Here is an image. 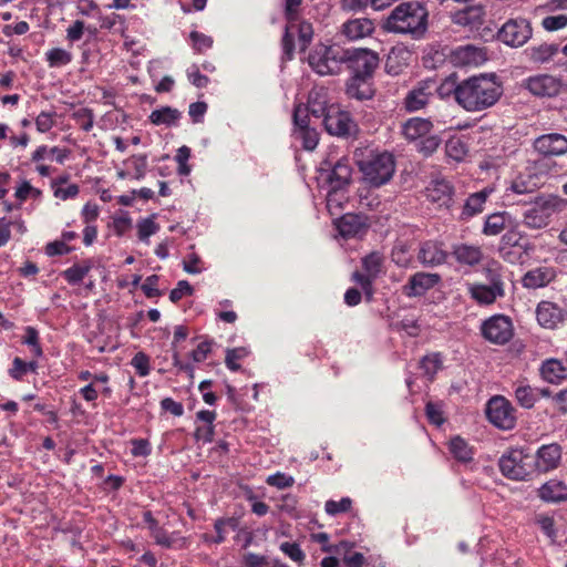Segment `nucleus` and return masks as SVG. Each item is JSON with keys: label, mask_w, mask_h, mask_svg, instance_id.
I'll return each mask as SVG.
<instances>
[{"label": "nucleus", "mask_w": 567, "mask_h": 567, "mask_svg": "<svg viewBox=\"0 0 567 567\" xmlns=\"http://www.w3.org/2000/svg\"><path fill=\"white\" fill-rule=\"evenodd\" d=\"M309 115L310 114L308 113V107H306V105H297L293 111L295 130H305L306 127H310Z\"/></svg>", "instance_id": "62"}, {"label": "nucleus", "mask_w": 567, "mask_h": 567, "mask_svg": "<svg viewBox=\"0 0 567 567\" xmlns=\"http://www.w3.org/2000/svg\"><path fill=\"white\" fill-rule=\"evenodd\" d=\"M483 337L492 343L505 344L514 334L512 320L504 315H495L482 324Z\"/></svg>", "instance_id": "7"}, {"label": "nucleus", "mask_w": 567, "mask_h": 567, "mask_svg": "<svg viewBox=\"0 0 567 567\" xmlns=\"http://www.w3.org/2000/svg\"><path fill=\"white\" fill-rule=\"evenodd\" d=\"M440 280L436 274L417 272L410 279V292L408 295L420 296L427 289L434 287Z\"/></svg>", "instance_id": "30"}, {"label": "nucleus", "mask_w": 567, "mask_h": 567, "mask_svg": "<svg viewBox=\"0 0 567 567\" xmlns=\"http://www.w3.org/2000/svg\"><path fill=\"white\" fill-rule=\"evenodd\" d=\"M327 132L336 136H349L355 132L357 125L348 112L329 106L323 117Z\"/></svg>", "instance_id": "10"}, {"label": "nucleus", "mask_w": 567, "mask_h": 567, "mask_svg": "<svg viewBox=\"0 0 567 567\" xmlns=\"http://www.w3.org/2000/svg\"><path fill=\"white\" fill-rule=\"evenodd\" d=\"M535 205L546 213L547 218L549 219L550 216L555 213H558L563 210L564 208V200L556 196H549L546 198H539Z\"/></svg>", "instance_id": "50"}, {"label": "nucleus", "mask_w": 567, "mask_h": 567, "mask_svg": "<svg viewBox=\"0 0 567 567\" xmlns=\"http://www.w3.org/2000/svg\"><path fill=\"white\" fill-rule=\"evenodd\" d=\"M486 415L491 423L503 430L513 429L516 422L514 408L503 396H494L487 402Z\"/></svg>", "instance_id": "8"}, {"label": "nucleus", "mask_w": 567, "mask_h": 567, "mask_svg": "<svg viewBox=\"0 0 567 567\" xmlns=\"http://www.w3.org/2000/svg\"><path fill=\"white\" fill-rule=\"evenodd\" d=\"M451 454L460 462H470L473 458V449L460 436L451 439L449 444Z\"/></svg>", "instance_id": "40"}, {"label": "nucleus", "mask_w": 567, "mask_h": 567, "mask_svg": "<svg viewBox=\"0 0 567 567\" xmlns=\"http://www.w3.org/2000/svg\"><path fill=\"white\" fill-rule=\"evenodd\" d=\"M365 274L353 272L352 279L358 282L370 299L372 296V280L382 272L383 257L379 252H371L362 260Z\"/></svg>", "instance_id": "11"}, {"label": "nucleus", "mask_w": 567, "mask_h": 567, "mask_svg": "<svg viewBox=\"0 0 567 567\" xmlns=\"http://www.w3.org/2000/svg\"><path fill=\"white\" fill-rule=\"evenodd\" d=\"M533 466L534 456L519 449L511 450L499 458L502 474L514 481L526 480L530 475Z\"/></svg>", "instance_id": "5"}, {"label": "nucleus", "mask_w": 567, "mask_h": 567, "mask_svg": "<svg viewBox=\"0 0 567 567\" xmlns=\"http://www.w3.org/2000/svg\"><path fill=\"white\" fill-rule=\"evenodd\" d=\"M267 484L279 489L291 487L295 483V478L281 472H277L269 475L266 480Z\"/></svg>", "instance_id": "63"}, {"label": "nucleus", "mask_w": 567, "mask_h": 567, "mask_svg": "<svg viewBox=\"0 0 567 567\" xmlns=\"http://www.w3.org/2000/svg\"><path fill=\"white\" fill-rule=\"evenodd\" d=\"M532 37V27L526 19H511L501 28L499 40L513 48L524 45Z\"/></svg>", "instance_id": "9"}, {"label": "nucleus", "mask_w": 567, "mask_h": 567, "mask_svg": "<svg viewBox=\"0 0 567 567\" xmlns=\"http://www.w3.org/2000/svg\"><path fill=\"white\" fill-rule=\"evenodd\" d=\"M560 457L561 452L557 444L543 445L534 457V465L540 472H548L557 467Z\"/></svg>", "instance_id": "19"}, {"label": "nucleus", "mask_w": 567, "mask_h": 567, "mask_svg": "<svg viewBox=\"0 0 567 567\" xmlns=\"http://www.w3.org/2000/svg\"><path fill=\"white\" fill-rule=\"evenodd\" d=\"M181 112L177 109L165 106L154 110L150 115V121L155 125L172 126L177 124L181 118Z\"/></svg>", "instance_id": "34"}, {"label": "nucleus", "mask_w": 567, "mask_h": 567, "mask_svg": "<svg viewBox=\"0 0 567 567\" xmlns=\"http://www.w3.org/2000/svg\"><path fill=\"white\" fill-rule=\"evenodd\" d=\"M124 164L132 168L135 179L144 178L147 169V156L145 154L133 155Z\"/></svg>", "instance_id": "51"}, {"label": "nucleus", "mask_w": 567, "mask_h": 567, "mask_svg": "<svg viewBox=\"0 0 567 567\" xmlns=\"http://www.w3.org/2000/svg\"><path fill=\"white\" fill-rule=\"evenodd\" d=\"M344 63L354 78L365 80L379 65V55L369 49H344Z\"/></svg>", "instance_id": "6"}, {"label": "nucleus", "mask_w": 567, "mask_h": 567, "mask_svg": "<svg viewBox=\"0 0 567 567\" xmlns=\"http://www.w3.org/2000/svg\"><path fill=\"white\" fill-rule=\"evenodd\" d=\"M427 11L417 1L398 4L383 22V29L399 34L419 35L426 30Z\"/></svg>", "instance_id": "2"}, {"label": "nucleus", "mask_w": 567, "mask_h": 567, "mask_svg": "<svg viewBox=\"0 0 567 567\" xmlns=\"http://www.w3.org/2000/svg\"><path fill=\"white\" fill-rule=\"evenodd\" d=\"M300 2H301V0H286V18L288 21L287 27H286V32L284 35V43H285L286 48H288V45L290 43L289 37L295 28L293 21H296L298 18L297 10H298Z\"/></svg>", "instance_id": "49"}, {"label": "nucleus", "mask_w": 567, "mask_h": 567, "mask_svg": "<svg viewBox=\"0 0 567 567\" xmlns=\"http://www.w3.org/2000/svg\"><path fill=\"white\" fill-rule=\"evenodd\" d=\"M75 123L85 132L93 127L94 116L90 109L81 107L73 113Z\"/></svg>", "instance_id": "57"}, {"label": "nucleus", "mask_w": 567, "mask_h": 567, "mask_svg": "<svg viewBox=\"0 0 567 567\" xmlns=\"http://www.w3.org/2000/svg\"><path fill=\"white\" fill-rule=\"evenodd\" d=\"M66 158V151L58 147H38V161L39 159H52L59 164H62Z\"/></svg>", "instance_id": "56"}, {"label": "nucleus", "mask_w": 567, "mask_h": 567, "mask_svg": "<svg viewBox=\"0 0 567 567\" xmlns=\"http://www.w3.org/2000/svg\"><path fill=\"white\" fill-rule=\"evenodd\" d=\"M542 377L545 381L557 384L563 381L567 373L563 363L556 359L546 360L540 368Z\"/></svg>", "instance_id": "31"}, {"label": "nucleus", "mask_w": 567, "mask_h": 567, "mask_svg": "<svg viewBox=\"0 0 567 567\" xmlns=\"http://www.w3.org/2000/svg\"><path fill=\"white\" fill-rule=\"evenodd\" d=\"M515 219L508 212H497L486 216L482 233L487 237H494L502 234L512 226Z\"/></svg>", "instance_id": "20"}, {"label": "nucleus", "mask_w": 567, "mask_h": 567, "mask_svg": "<svg viewBox=\"0 0 567 567\" xmlns=\"http://www.w3.org/2000/svg\"><path fill=\"white\" fill-rule=\"evenodd\" d=\"M485 53L474 45H463L453 52V61L460 65H478L485 61Z\"/></svg>", "instance_id": "27"}, {"label": "nucleus", "mask_w": 567, "mask_h": 567, "mask_svg": "<svg viewBox=\"0 0 567 567\" xmlns=\"http://www.w3.org/2000/svg\"><path fill=\"white\" fill-rule=\"evenodd\" d=\"M336 227L343 238L361 237L368 230L365 217L357 214L343 215L336 221Z\"/></svg>", "instance_id": "16"}, {"label": "nucleus", "mask_w": 567, "mask_h": 567, "mask_svg": "<svg viewBox=\"0 0 567 567\" xmlns=\"http://www.w3.org/2000/svg\"><path fill=\"white\" fill-rule=\"evenodd\" d=\"M523 223L530 229H540L548 225L549 219L547 218L546 213L534 205L524 213Z\"/></svg>", "instance_id": "39"}, {"label": "nucleus", "mask_w": 567, "mask_h": 567, "mask_svg": "<svg viewBox=\"0 0 567 567\" xmlns=\"http://www.w3.org/2000/svg\"><path fill=\"white\" fill-rule=\"evenodd\" d=\"M65 181L66 179L63 178L59 182L52 183L54 196L62 200H66L69 198H74L79 194V186L76 184L64 185Z\"/></svg>", "instance_id": "52"}, {"label": "nucleus", "mask_w": 567, "mask_h": 567, "mask_svg": "<svg viewBox=\"0 0 567 567\" xmlns=\"http://www.w3.org/2000/svg\"><path fill=\"white\" fill-rule=\"evenodd\" d=\"M341 6L347 11H359L368 6H371L375 10L384 9L389 6V1L385 0H342Z\"/></svg>", "instance_id": "46"}, {"label": "nucleus", "mask_w": 567, "mask_h": 567, "mask_svg": "<svg viewBox=\"0 0 567 567\" xmlns=\"http://www.w3.org/2000/svg\"><path fill=\"white\" fill-rule=\"evenodd\" d=\"M357 163L364 181L373 187L386 184L395 172V161L389 152H371Z\"/></svg>", "instance_id": "3"}, {"label": "nucleus", "mask_w": 567, "mask_h": 567, "mask_svg": "<svg viewBox=\"0 0 567 567\" xmlns=\"http://www.w3.org/2000/svg\"><path fill=\"white\" fill-rule=\"evenodd\" d=\"M558 45L554 43H543L528 50L532 61L536 63H545L558 53Z\"/></svg>", "instance_id": "42"}, {"label": "nucleus", "mask_w": 567, "mask_h": 567, "mask_svg": "<svg viewBox=\"0 0 567 567\" xmlns=\"http://www.w3.org/2000/svg\"><path fill=\"white\" fill-rule=\"evenodd\" d=\"M526 174L517 175L512 184L509 189L515 194H528L533 193L542 185V177L537 173H533V167H527Z\"/></svg>", "instance_id": "25"}, {"label": "nucleus", "mask_w": 567, "mask_h": 567, "mask_svg": "<svg viewBox=\"0 0 567 567\" xmlns=\"http://www.w3.org/2000/svg\"><path fill=\"white\" fill-rule=\"evenodd\" d=\"M518 224L514 220L512 226L506 229V233L502 236L501 247L507 248H519L524 252H526L529 247L528 245L520 244V239L523 238L522 233L517 229Z\"/></svg>", "instance_id": "41"}, {"label": "nucleus", "mask_w": 567, "mask_h": 567, "mask_svg": "<svg viewBox=\"0 0 567 567\" xmlns=\"http://www.w3.org/2000/svg\"><path fill=\"white\" fill-rule=\"evenodd\" d=\"M433 124L430 120L412 117L402 124V134L409 141H416L430 134Z\"/></svg>", "instance_id": "22"}, {"label": "nucleus", "mask_w": 567, "mask_h": 567, "mask_svg": "<svg viewBox=\"0 0 567 567\" xmlns=\"http://www.w3.org/2000/svg\"><path fill=\"white\" fill-rule=\"evenodd\" d=\"M293 136L300 141L303 148L307 151H313L319 142V134L312 127H306L305 130H293Z\"/></svg>", "instance_id": "48"}, {"label": "nucleus", "mask_w": 567, "mask_h": 567, "mask_svg": "<svg viewBox=\"0 0 567 567\" xmlns=\"http://www.w3.org/2000/svg\"><path fill=\"white\" fill-rule=\"evenodd\" d=\"M329 187L330 188L327 194V208L330 214L333 215L338 209L342 208V205L347 202L348 197L346 195L344 187Z\"/></svg>", "instance_id": "45"}, {"label": "nucleus", "mask_w": 567, "mask_h": 567, "mask_svg": "<svg viewBox=\"0 0 567 567\" xmlns=\"http://www.w3.org/2000/svg\"><path fill=\"white\" fill-rule=\"evenodd\" d=\"M467 292L478 305L487 306L494 303L498 298L504 297L505 288L473 282L467 284Z\"/></svg>", "instance_id": "17"}, {"label": "nucleus", "mask_w": 567, "mask_h": 567, "mask_svg": "<svg viewBox=\"0 0 567 567\" xmlns=\"http://www.w3.org/2000/svg\"><path fill=\"white\" fill-rule=\"evenodd\" d=\"M411 53L402 48L392 49L388 55L385 68L390 74L396 75L401 72V62L406 65Z\"/></svg>", "instance_id": "37"}, {"label": "nucleus", "mask_w": 567, "mask_h": 567, "mask_svg": "<svg viewBox=\"0 0 567 567\" xmlns=\"http://www.w3.org/2000/svg\"><path fill=\"white\" fill-rule=\"evenodd\" d=\"M452 254L458 262L468 266L477 265L483 258L482 249L478 246L467 244L454 246Z\"/></svg>", "instance_id": "29"}, {"label": "nucleus", "mask_w": 567, "mask_h": 567, "mask_svg": "<svg viewBox=\"0 0 567 567\" xmlns=\"http://www.w3.org/2000/svg\"><path fill=\"white\" fill-rule=\"evenodd\" d=\"M137 236L141 241L148 244L150 237L159 230V225L155 221V215L138 220Z\"/></svg>", "instance_id": "47"}, {"label": "nucleus", "mask_w": 567, "mask_h": 567, "mask_svg": "<svg viewBox=\"0 0 567 567\" xmlns=\"http://www.w3.org/2000/svg\"><path fill=\"white\" fill-rule=\"evenodd\" d=\"M533 148L544 157H559L567 154V136L560 133H547L533 141Z\"/></svg>", "instance_id": "12"}, {"label": "nucleus", "mask_w": 567, "mask_h": 567, "mask_svg": "<svg viewBox=\"0 0 567 567\" xmlns=\"http://www.w3.org/2000/svg\"><path fill=\"white\" fill-rule=\"evenodd\" d=\"M352 501L349 497H343L339 502L336 501H327L324 505V509L327 514L331 516H336L340 513H346L351 508Z\"/></svg>", "instance_id": "61"}, {"label": "nucleus", "mask_w": 567, "mask_h": 567, "mask_svg": "<svg viewBox=\"0 0 567 567\" xmlns=\"http://www.w3.org/2000/svg\"><path fill=\"white\" fill-rule=\"evenodd\" d=\"M344 49L339 45H317L309 54L308 62L320 75L338 74L344 63Z\"/></svg>", "instance_id": "4"}, {"label": "nucleus", "mask_w": 567, "mask_h": 567, "mask_svg": "<svg viewBox=\"0 0 567 567\" xmlns=\"http://www.w3.org/2000/svg\"><path fill=\"white\" fill-rule=\"evenodd\" d=\"M556 277V271L549 266H539L528 270L522 277V285L526 289H539L549 285Z\"/></svg>", "instance_id": "18"}, {"label": "nucleus", "mask_w": 567, "mask_h": 567, "mask_svg": "<svg viewBox=\"0 0 567 567\" xmlns=\"http://www.w3.org/2000/svg\"><path fill=\"white\" fill-rule=\"evenodd\" d=\"M502 94L495 74H480L457 84L456 102L467 112H481L493 106Z\"/></svg>", "instance_id": "1"}, {"label": "nucleus", "mask_w": 567, "mask_h": 567, "mask_svg": "<svg viewBox=\"0 0 567 567\" xmlns=\"http://www.w3.org/2000/svg\"><path fill=\"white\" fill-rule=\"evenodd\" d=\"M524 86L535 96H555L560 91V82L548 74L530 76L525 81Z\"/></svg>", "instance_id": "15"}, {"label": "nucleus", "mask_w": 567, "mask_h": 567, "mask_svg": "<svg viewBox=\"0 0 567 567\" xmlns=\"http://www.w3.org/2000/svg\"><path fill=\"white\" fill-rule=\"evenodd\" d=\"M483 274L488 281V285L504 288L503 266L497 260H488L483 267Z\"/></svg>", "instance_id": "43"}, {"label": "nucleus", "mask_w": 567, "mask_h": 567, "mask_svg": "<svg viewBox=\"0 0 567 567\" xmlns=\"http://www.w3.org/2000/svg\"><path fill=\"white\" fill-rule=\"evenodd\" d=\"M28 371H35V361L25 362L16 357L12 361V368L9 369V375L17 381H21Z\"/></svg>", "instance_id": "53"}, {"label": "nucleus", "mask_w": 567, "mask_h": 567, "mask_svg": "<svg viewBox=\"0 0 567 567\" xmlns=\"http://www.w3.org/2000/svg\"><path fill=\"white\" fill-rule=\"evenodd\" d=\"M445 153L449 158L461 162L466 157L468 147L462 137L453 136L445 144Z\"/></svg>", "instance_id": "38"}, {"label": "nucleus", "mask_w": 567, "mask_h": 567, "mask_svg": "<svg viewBox=\"0 0 567 567\" xmlns=\"http://www.w3.org/2000/svg\"><path fill=\"white\" fill-rule=\"evenodd\" d=\"M516 401L525 409H530L535 405L538 398V389H533L525 382H518L515 388Z\"/></svg>", "instance_id": "36"}, {"label": "nucleus", "mask_w": 567, "mask_h": 567, "mask_svg": "<svg viewBox=\"0 0 567 567\" xmlns=\"http://www.w3.org/2000/svg\"><path fill=\"white\" fill-rule=\"evenodd\" d=\"M436 91V81L427 79L417 83L411 89L405 99L404 106L409 112H416L427 105L430 99Z\"/></svg>", "instance_id": "13"}, {"label": "nucleus", "mask_w": 567, "mask_h": 567, "mask_svg": "<svg viewBox=\"0 0 567 567\" xmlns=\"http://www.w3.org/2000/svg\"><path fill=\"white\" fill-rule=\"evenodd\" d=\"M446 252L435 241L424 243L419 251V259L425 266L441 265L446 259Z\"/></svg>", "instance_id": "28"}, {"label": "nucleus", "mask_w": 567, "mask_h": 567, "mask_svg": "<svg viewBox=\"0 0 567 567\" xmlns=\"http://www.w3.org/2000/svg\"><path fill=\"white\" fill-rule=\"evenodd\" d=\"M47 60L52 68L66 65L71 62L72 55L64 49L55 48L47 52Z\"/></svg>", "instance_id": "54"}, {"label": "nucleus", "mask_w": 567, "mask_h": 567, "mask_svg": "<svg viewBox=\"0 0 567 567\" xmlns=\"http://www.w3.org/2000/svg\"><path fill=\"white\" fill-rule=\"evenodd\" d=\"M247 355L248 350L246 348L228 349L226 352L225 363L231 371H237L240 369V365L237 363V361L244 359Z\"/></svg>", "instance_id": "60"}, {"label": "nucleus", "mask_w": 567, "mask_h": 567, "mask_svg": "<svg viewBox=\"0 0 567 567\" xmlns=\"http://www.w3.org/2000/svg\"><path fill=\"white\" fill-rule=\"evenodd\" d=\"M538 323L546 329H555L567 318V311L557 303L540 301L536 308Z\"/></svg>", "instance_id": "14"}, {"label": "nucleus", "mask_w": 567, "mask_h": 567, "mask_svg": "<svg viewBox=\"0 0 567 567\" xmlns=\"http://www.w3.org/2000/svg\"><path fill=\"white\" fill-rule=\"evenodd\" d=\"M352 168L347 157L339 158L332 166V169L327 176L329 186L344 187L351 181Z\"/></svg>", "instance_id": "23"}, {"label": "nucleus", "mask_w": 567, "mask_h": 567, "mask_svg": "<svg viewBox=\"0 0 567 567\" xmlns=\"http://www.w3.org/2000/svg\"><path fill=\"white\" fill-rule=\"evenodd\" d=\"M442 357L437 352L426 354L420 362V368L423 370L424 375H426L429 380L434 378L437 371L442 369Z\"/></svg>", "instance_id": "44"}, {"label": "nucleus", "mask_w": 567, "mask_h": 567, "mask_svg": "<svg viewBox=\"0 0 567 567\" xmlns=\"http://www.w3.org/2000/svg\"><path fill=\"white\" fill-rule=\"evenodd\" d=\"M453 189L445 181H437L426 188V196L430 200L441 205L447 204L452 198Z\"/></svg>", "instance_id": "33"}, {"label": "nucleus", "mask_w": 567, "mask_h": 567, "mask_svg": "<svg viewBox=\"0 0 567 567\" xmlns=\"http://www.w3.org/2000/svg\"><path fill=\"white\" fill-rule=\"evenodd\" d=\"M538 496L547 503H558L567 499V485L559 480H549L538 488Z\"/></svg>", "instance_id": "26"}, {"label": "nucleus", "mask_w": 567, "mask_h": 567, "mask_svg": "<svg viewBox=\"0 0 567 567\" xmlns=\"http://www.w3.org/2000/svg\"><path fill=\"white\" fill-rule=\"evenodd\" d=\"M392 260L400 267H409L412 261V255L404 245H396L391 254Z\"/></svg>", "instance_id": "64"}, {"label": "nucleus", "mask_w": 567, "mask_h": 567, "mask_svg": "<svg viewBox=\"0 0 567 567\" xmlns=\"http://www.w3.org/2000/svg\"><path fill=\"white\" fill-rule=\"evenodd\" d=\"M293 24H295V28H293L292 32L290 33V37H289L290 43H289L288 48H286L285 43L282 42L285 53L289 58H290L291 51H292V38H293L295 32L298 33V38H299V43H300V49L301 50L306 49L308 43L311 41L312 34H313V30H312V27H311L310 23H308V22L297 23V20H296V21H293Z\"/></svg>", "instance_id": "32"}, {"label": "nucleus", "mask_w": 567, "mask_h": 567, "mask_svg": "<svg viewBox=\"0 0 567 567\" xmlns=\"http://www.w3.org/2000/svg\"><path fill=\"white\" fill-rule=\"evenodd\" d=\"M483 9L481 7H466L454 16V21L461 25L475 27L483 21Z\"/></svg>", "instance_id": "35"}, {"label": "nucleus", "mask_w": 567, "mask_h": 567, "mask_svg": "<svg viewBox=\"0 0 567 567\" xmlns=\"http://www.w3.org/2000/svg\"><path fill=\"white\" fill-rule=\"evenodd\" d=\"M90 265H74L64 271V278L70 284H79L90 271Z\"/></svg>", "instance_id": "59"}, {"label": "nucleus", "mask_w": 567, "mask_h": 567, "mask_svg": "<svg viewBox=\"0 0 567 567\" xmlns=\"http://www.w3.org/2000/svg\"><path fill=\"white\" fill-rule=\"evenodd\" d=\"M542 27L549 32L558 31L567 27V13H557L545 17Z\"/></svg>", "instance_id": "55"}, {"label": "nucleus", "mask_w": 567, "mask_h": 567, "mask_svg": "<svg viewBox=\"0 0 567 567\" xmlns=\"http://www.w3.org/2000/svg\"><path fill=\"white\" fill-rule=\"evenodd\" d=\"M373 31V22L365 18L349 20L342 24V34L352 41L371 35Z\"/></svg>", "instance_id": "21"}, {"label": "nucleus", "mask_w": 567, "mask_h": 567, "mask_svg": "<svg viewBox=\"0 0 567 567\" xmlns=\"http://www.w3.org/2000/svg\"><path fill=\"white\" fill-rule=\"evenodd\" d=\"M495 192L493 186H486L480 192L471 194L463 207L462 215L466 218L481 214L487 198Z\"/></svg>", "instance_id": "24"}, {"label": "nucleus", "mask_w": 567, "mask_h": 567, "mask_svg": "<svg viewBox=\"0 0 567 567\" xmlns=\"http://www.w3.org/2000/svg\"><path fill=\"white\" fill-rule=\"evenodd\" d=\"M280 550L292 561L299 565L303 564L306 555L297 543L285 542L280 545Z\"/></svg>", "instance_id": "58"}]
</instances>
